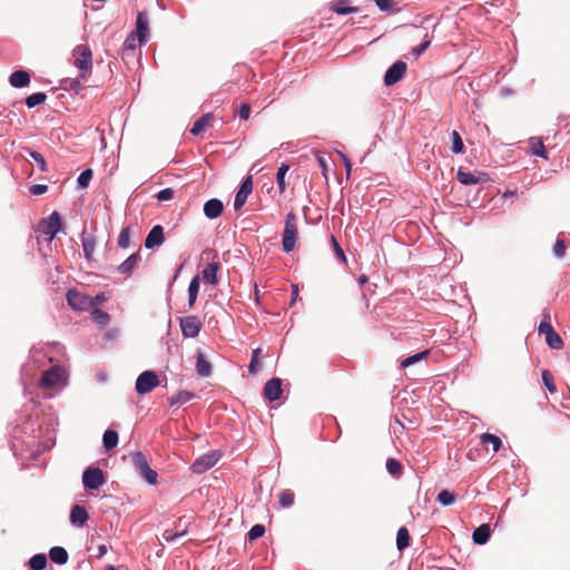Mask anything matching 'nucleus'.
<instances>
[{
    "mask_svg": "<svg viewBox=\"0 0 570 570\" xmlns=\"http://www.w3.org/2000/svg\"><path fill=\"white\" fill-rule=\"evenodd\" d=\"M73 65L79 70L78 80H86L92 72V52L89 46L78 45L72 50Z\"/></svg>",
    "mask_w": 570,
    "mask_h": 570,
    "instance_id": "nucleus-1",
    "label": "nucleus"
},
{
    "mask_svg": "<svg viewBox=\"0 0 570 570\" xmlns=\"http://www.w3.org/2000/svg\"><path fill=\"white\" fill-rule=\"evenodd\" d=\"M283 249L286 253L294 250L298 237L297 216L289 212L285 217V225L282 235Z\"/></svg>",
    "mask_w": 570,
    "mask_h": 570,
    "instance_id": "nucleus-2",
    "label": "nucleus"
},
{
    "mask_svg": "<svg viewBox=\"0 0 570 570\" xmlns=\"http://www.w3.org/2000/svg\"><path fill=\"white\" fill-rule=\"evenodd\" d=\"M67 372L61 365H55L42 373L39 386L43 389H53L60 383H66Z\"/></svg>",
    "mask_w": 570,
    "mask_h": 570,
    "instance_id": "nucleus-3",
    "label": "nucleus"
},
{
    "mask_svg": "<svg viewBox=\"0 0 570 570\" xmlns=\"http://www.w3.org/2000/svg\"><path fill=\"white\" fill-rule=\"evenodd\" d=\"M62 228L61 216L58 212H53L48 218L42 219L38 225V230L47 236V240L51 242Z\"/></svg>",
    "mask_w": 570,
    "mask_h": 570,
    "instance_id": "nucleus-4",
    "label": "nucleus"
},
{
    "mask_svg": "<svg viewBox=\"0 0 570 570\" xmlns=\"http://www.w3.org/2000/svg\"><path fill=\"white\" fill-rule=\"evenodd\" d=\"M222 458V453L218 450L210 451L199 456L190 466L193 473L203 474L212 469Z\"/></svg>",
    "mask_w": 570,
    "mask_h": 570,
    "instance_id": "nucleus-5",
    "label": "nucleus"
},
{
    "mask_svg": "<svg viewBox=\"0 0 570 570\" xmlns=\"http://www.w3.org/2000/svg\"><path fill=\"white\" fill-rule=\"evenodd\" d=\"M67 302L75 311H86L95 306L92 297L78 292L77 289H69L67 293Z\"/></svg>",
    "mask_w": 570,
    "mask_h": 570,
    "instance_id": "nucleus-6",
    "label": "nucleus"
},
{
    "mask_svg": "<svg viewBox=\"0 0 570 570\" xmlns=\"http://www.w3.org/2000/svg\"><path fill=\"white\" fill-rule=\"evenodd\" d=\"M546 318L547 320H542L539 325V333L546 335V342L551 348L561 350L563 347V341L550 324L549 315H547Z\"/></svg>",
    "mask_w": 570,
    "mask_h": 570,
    "instance_id": "nucleus-7",
    "label": "nucleus"
},
{
    "mask_svg": "<svg viewBox=\"0 0 570 570\" xmlns=\"http://www.w3.org/2000/svg\"><path fill=\"white\" fill-rule=\"evenodd\" d=\"M158 384L159 380L156 373L151 371H145L138 376L136 381V391L138 394H146L155 389Z\"/></svg>",
    "mask_w": 570,
    "mask_h": 570,
    "instance_id": "nucleus-8",
    "label": "nucleus"
},
{
    "mask_svg": "<svg viewBox=\"0 0 570 570\" xmlns=\"http://www.w3.org/2000/svg\"><path fill=\"white\" fill-rule=\"evenodd\" d=\"M82 483L86 489H99L105 483L102 471L99 468H88L82 474Z\"/></svg>",
    "mask_w": 570,
    "mask_h": 570,
    "instance_id": "nucleus-9",
    "label": "nucleus"
},
{
    "mask_svg": "<svg viewBox=\"0 0 570 570\" xmlns=\"http://www.w3.org/2000/svg\"><path fill=\"white\" fill-rule=\"evenodd\" d=\"M180 328L185 337L194 338L200 332L202 322L195 315L185 316L180 318Z\"/></svg>",
    "mask_w": 570,
    "mask_h": 570,
    "instance_id": "nucleus-10",
    "label": "nucleus"
},
{
    "mask_svg": "<svg viewBox=\"0 0 570 570\" xmlns=\"http://www.w3.org/2000/svg\"><path fill=\"white\" fill-rule=\"evenodd\" d=\"M407 66L404 61L397 60L394 62L384 75V83L392 86L399 82L405 75Z\"/></svg>",
    "mask_w": 570,
    "mask_h": 570,
    "instance_id": "nucleus-11",
    "label": "nucleus"
},
{
    "mask_svg": "<svg viewBox=\"0 0 570 570\" xmlns=\"http://www.w3.org/2000/svg\"><path fill=\"white\" fill-rule=\"evenodd\" d=\"M253 191V179H252V176H247L238 191L236 193V196H235V200H234V208L235 210H239L246 203L248 196L252 194Z\"/></svg>",
    "mask_w": 570,
    "mask_h": 570,
    "instance_id": "nucleus-12",
    "label": "nucleus"
},
{
    "mask_svg": "<svg viewBox=\"0 0 570 570\" xmlns=\"http://www.w3.org/2000/svg\"><path fill=\"white\" fill-rule=\"evenodd\" d=\"M149 21L146 11H139L136 20V36L140 45L148 39Z\"/></svg>",
    "mask_w": 570,
    "mask_h": 570,
    "instance_id": "nucleus-13",
    "label": "nucleus"
},
{
    "mask_svg": "<svg viewBox=\"0 0 570 570\" xmlns=\"http://www.w3.org/2000/svg\"><path fill=\"white\" fill-rule=\"evenodd\" d=\"M282 380L278 377H273L265 383L264 386V396L273 402L278 400L282 396Z\"/></svg>",
    "mask_w": 570,
    "mask_h": 570,
    "instance_id": "nucleus-14",
    "label": "nucleus"
},
{
    "mask_svg": "<svg viewBox=\"0 0 570 570\" xmlns=\"http://www.w3.org/2000/svg\"><path fill=\"white\" fill-rule=\"evenodd\" d=\"M456 178L462 185H475L480 181L489 180L488 174L479 173L478 175L474 173L465 171L460 168L456 173Z\"/></svg>",
    "mask_w": 570,
    "mask_h": 570,
    "instance_id": "nucleus-15",
    "label": "nucleus"
},
{
    "mask_svg": "<svg viewBox=\"0 0 570 570\" xmlns=\"http://www.w3.org/2000/svg\"><path fill=\"white\" fill-rule=\"evenodd\" d=\"M222 267L219 262H213L207 264L202 271V279L205 283L216 286L218 284V272Z\"/></svg>",
    "mask_w": 570,
    "mask_h": 570,
    "instance_id": "nucleus-16",
    "label": "nucleus"
},
{
    "mask_svg": "<svg viewBox=\"0 0 570 570\" xmlns=\"http://www.w3.org/2000/svg\"><path fill=\"white\" fill-rule=\"evenodd\" d=\"M165 242L164 228L160 225H156L151 228L145 239L146 248H154L160 246Z\"/></svg>",
    "mask_w": 570,
    "mask_h": 570,
    "instance_id": "nucleus-17",
    "label": "nucleus"
},
{
    "mask_svg": "<svg viewBox=\"0 0 570 570\" xmlns=\"http://www.w3.org/2000/svg\"><path fill=\"white\" fill-rule=\"evenodd\" d=\"M214 115L212 112H207L203 115L199 119H197L191 129L190 134L194 136L200 135L203 131H205L207 128H212L214 125Z\"/></svg>",
    "mask_w": 570,
    "mask_h": 570,
    "instance_id": "nucleus-18",
    "label": "nucleus"
},
{
    "mask_svg": "<svg viewBox=\"0 0 570 570\" xmlns=\"http://www.w3.org/2000/svg\"><path fill=\"white\" fill-rule=\"evenodd\" d=\"M223 209L224 205L217 198L209 199L204 205V213L210 219L219 217L223 213Z\"/></svg>",
    "mask_w": 570,
    "mask_h": 570,
    "instance_id": "nucleus-19",
    "label": "nucleus"
},
{
    "mask_svg": "<svg viewBox=\"0 0 570 570\" xmlns=\"http://www.w3.org/2000/svg\"><path fill=\"white\" fill-rule=\"evenodd\" d=\"M89 519L88 512L86 509L79 504L72 507L70 512V522L73 525L82 527L87 520Z\"/></svg>",
    "mask_w": 570,
    "mask_h": 570,
    "instance_id": "nucleus-20",
    "label": "nucleus"
},
{
    "mask_svg": "<svg viewBox=\"0 0 570 570\" xmlns=\"http://www.w3.org/2000/svg\"><path fill=\"white\" fill-rule=\"evenodd\" d=\"M9 82L14 88H23L30 83V75L24 70H17L9 77Z\"/></svg>",
    "mask_w": 570,
    "mask_h": 570,
    "instance_id": "nucleus-21",
    "label": "nucleus"
},
{
    "mask_svg": "<svg viewBox=\"0 0 570 570\" xmlns=\"http://www.w3.org/2000/svg\"><path fill=\"white\" fill-rule=\"evenodd\" d=\"M81 243L83 255L87 259H92L95 249H96V238L92 235L86 234L85 232L81 234Z\"/></svg>",
    "mask_w": 570,
    "mask_h": 570,
    "instance_id": "nucleus-22",
    "label": "nucleus"
},
{
    "mask_svg": "<svg viewBox=\"0 0 570 570\" xmlns=\"http://www.w3.org/2000/svg\"><path fill=\"white\" fill-rule=\"evenodd\" d=\"M491 535L490 525L487 523L481 524L473 531V541L476 544H484L488 542Z\"/></svg>",
    "mask_w": 570,
    "mask_h": 570,
    "instance_id": "nucleus-23",
    "label": "nucleus"
},
{
    "mask_svg": "<svg viewBox=\"0 0 570 570\" xmlns=\"http://www.w3.org/2000/svg\"><path fill=\"white\" fill-rule=\"evenodd\" d=\"M529 148L532 155L548 159V153L540 137H531L529 139Z\"/></svg>",
    "mask_w": 570,
    "mask_h": 570,
    "instance_id": "nucleus-24",
    "label": "nucleus"
},
{
    "mask_svg": "<svg viewBox=\"0 0 570 570\" xmlns=\"http://www.w3.org/2000/svg\"><path fill=\"white\" fill-rule=\"evenodd\" d=\"M49 558L52 562L58 564H66L68 562V552L62 547H53L49 551Z\"/></svg>",
    "mask_w": 570,
    "mask_h": 570,
    "instance_id": "nucleus-25",
    "label": "nucleus"
},
{
    "mask_svg": "<svg viewBox=\"0 0 570 570\" xmlns=\"http://www.w3.org/2000/svg\"><path fill=\"white\" fill-rule=\"evenodd\" d=\"M196 371L203 377H208L212 374V365L202 353L197 355Z\"/></svg>",
    "mask_w": 570,
    "mask_h": 570,
    "instance_id": "nucleus-26",
    "label": "nucleus"
},
{
    "mask_svg": "<svg viewBox=\"0 0 570 570\" xmlns=\"http://www.w3.org/2000/svg\"><path fill=\"white\" fill-rule=\"evenodd\" d=\"M139 261L138 254L130 255L124 263L118 267L119 272L125 275H130Z\"/></svg>",
    "mask_w": 570,
    "mask_h": 570,
    "instance_id": "nucleus-27",
    "label": "nucleus"
},
{
    "mask_svg": "<svg viewBox=\"0 0 570 570\" xmlns=\"http://www.w3.org/2000/svg\"><path fill=\"white\" fill-rule=\"evenodd\" d=\"M410 533L405 527H401L396 534V547L400 551L404 550L410 546Z\"/></svg>",
    "mask_w": 570,
    "mask_h": 570,
    "instance_id": "nucleus-28",
    "label": "nucleus"
},
{
    "mask_svg": "<svg viewBox=\"0 0 570 570\" xmlns=\"http://www.w3.org/2000/svg\"><path fill=\"white\" fill-rule=\"evenodd\" d=\"M481 443L484 446L491 445L493 452H498L502 445L501 439L490 433H484L481 435Z\"/></svg>",
    "mask_w": 570,
    "mask_h": 570,
    "instance_id": "nucleus-29",
    "label": "nucleus"
},
{
    "mask_svg": "<svg viewBox=\"0 0 570 570\" xmlns=\"http://www.w3.org/2000/svg\"><path fill=\"white\" fill-rule=\"evenodd\" d=\"M315 158H316V161H317L318 166L322 169V174H323L325 180H327L328 179L327 173H328V169H330L331 157L327 156L325 153L315 151Z\"/></svg>",
    "mask_w": 570,
    "mask_h": 570,
    "instance_id": "nucleus-30",
    "label": "nucleus"
},
{
    "mask_svg": "<svg viewBox=\"0 0 570 570\" xmlns=\"http://www.w3.org/2000/svg\"><path fill=\"white\" fill-rule=\"evenodd\" d=\"M199 292V276H195L188 286V305L193 307L195 305L197 295Z\"/></svg>",
    "mask_w": 570,
    "mask_h": 570,
    "instance_id": "nucleus-31",
    "label": "nucleus"
},
{
    "mask_svg": "<svg viewBox=\"0 0 570 570\" xmlns=\"http://www.w3.org/2000/svg\"><path fill=\"white\" fill-rule=\"evenodd\" d=\"M429 355H430V351L429 350H425L423 352L416 353V354H414L412 356H409V357L404 358L401 362L400 366H401V368L409 367V366H411V365H413V364H415V363H417V362H420L422 360H426Z\"/></svg>",
    "mask_w": 570,
    "mask_h": 570,
    "instance_id": "nucleus-32",
    "label": "nucleus"
},
{
    "mask_svg": "<svg viewBox=\"0 0 570 570\" xmlns=\"http://www.w3.org/2000/svg\"><path fill=\"white\" fill-rule=\"evenodd\" d=\"M102 442L107 451L114 449L118 443V434L116 430H106L102 438Z\"/></svg>",
    "mask_w": 570,
    "mask_h": 570,
    "instance_id": "nucleus-33",
    "label": "nucleus"
},
{
    "mask_svg": "<svg viewBox=\"0 0 570 570\" xmlns=\"http://www.w3.org/2000/svg\"><path fill=\"white\" fill-rule=\"evenodd\" d=\"M47 566V557L43 553H38L29 560V567L32 570H43Z\"/></svg>",
    "mask_w": 570,
    "mask_h": 570,
    "instance_id": "nucleus-34",
    "label": "nucleus"
},
{
    "mask_svg": "<svg viewBox=\"0 0 570 570\" xmlns=\"http://www.w3.org/2000/svg\"><path fill=\"white\" fill-rule=\"evenodd\" d=\"M91 315H92L94 321L101 327L107 326L110 322L109 314L104 312L102 309L94 308L91 312Z\"/></svg>",
    "mask_w": 570,
    "mask_h": 570,
    "instance_id": "nucleus-35",
    "label": "nucleus"
},
{
    "mask_svg": "<svg viewBox=\"0 0 570 570\" xmlns=\"http://www.w3.org/2000/svg\"><path fill=\"white\" fill-rule=\"evenodd\" d=\"M289 170V166L287 164H282L276 174V181L281 193H284L286 189L285 175Z\"/></svg>",
    "mask_w": 570,
    "mask_h": 570,
    "instance_id": "nucleus-36",
    "label": "nucleus"
},
{
    "mask_svg": "<svg viewBox=\"0 0 570 570\" xmlns=\"http://www.w3.org/2000/svg\"><path fill=\"white\" fill-rule=\"evenodd\" d=\"M22 149L26 150L30 155V157L38 164L39 169L41 171L45 173L48 170L46 159L40 153L31 150L28 147H22Z\"/></svg>",
    "mask_w": 570,
    "mask_h": 570,
    "instance_id": "nucleus-37",
    "label": "nucleus"
},
{
    "mask_svg": "<svg viewBox=\"0 0 570 570\" xmlns=\"http://www.w3.org/2000/svg\"><path fill=\"white\" fill-rule=\"evenodd\" d=\"M386 470L390 474L397 478L402 474L403 466L396 459L390 458L386 461Z\"/></svg>",
    "mask_w": 570,
    "mask_h": 570,
    "instance_id": "nucleus-38",
    "label": "nucleus"
},
{
    "mask_svg": "<svg viewBox=\"0 0 570 570\" xmlns=\"http://www.w3.org/2000/svg\"><path fill=\"white\" fill-rule=\"evenodd\" d=\"M47 99V95L45 92H36L27 97L26 105L28 108H33L40 104H43Z\"/></svg>",
    "mask_w": 570,
    "mask_h": 570,
    "instance_id": "nucleus-39",
    "label": "nucleus"
},
{
    "mask_svg": "<svg viewBox=\"0 0 570 570\" xmlns=\"http://www.w3.org/2000/svg\"><path fill=\"white\" fill-rule=\"evenodd\" d=\"M451 139H452V151L454 154H462L464 151V144L460 136V134L456 130H453L451 132Z\"/></svg>",
    "mask_w": 570,
    "mask_h": 570,
    "instance_id": "nucleus-40",
    "label": "nucleus"
},
{
    "mask_svg": "<svg viewBox=\"0 0 570 570\" xmlns=\"http://www.w3.org/2000/svg\"><path fill=\"white\" fill-rule=\"evenodd\" d=\"M294 500H295V495H294V492L292 490H283L279 493V504L283 508H289L291 505H293L294 504Z\"/></svg>",
    "mask_w": 570,
    "mask_h": 570,
    "instance_id": "nucleus-41",
    "label": "nucleus"
},
{
    "mask_svg": "<svg viewBox=\"0 0 570 570\" xmlns=\"http://www.w3.org/2000/svg\"><path fill=\"white\" fill-rule=\"evenodd\" d=\"M331 247L336 256V258L342 262V263H346L347 259H346V256H345V253L343 250V248L341 247V245L338 244L337 239L335 236H331Z\"/></svg>",
    "mask_w": 570,
    "mask_h": 570,
    "instance_id": "nucleus-42",
    "label": "nucleus"
},
{
    "mask_svg": "<svg viewBox=\"0 0 570 570\" xmlns=\"http://www.w3.org/2000/svg\"><path fill=\"white\" fill-rule=\"evenodd\" d=\"M261 356H262V350L261 348H256V350L253 351L252 360H250V363H249V366H248V370H249L250 374H255L259 370V367H261L259 357Z\"/></svg>",
    "mask_w": 570,
    "mask_h": 570,
    "instance_id": "nucleus-43",
    "label": "nucleus"
},
{
    "mask_svg": "<svg viewBox=\"0 0 570 570\" xmlns=\"http://www.w3.org/2000/svg\"><path fill=\"white\" fill-rule=\"evenodd\" d=\"M92 176H94V171H92V169L88 168V169L83 170V171L79 175V177H78V179H77L78 187H79V188H82V189H83V188H87V187L89 186V183H90V180H91Z\"/></svg>",
    "mask_w": 570,
    "mask_h": 570,
    "instance_id": "nucleus-44",
    "label": "nucleus"
},
{
    "mask_svg": "<svg viewBox=\"0 0 570 570\" xmlns=\"http://www.w3.org/2000/svg\"><path fill=\"white\" fill-rule=\"evenodd\" d=\"M332 10L338 14H347L354 12L355 8L346 6L344 0H338L332 3Z\"/></svg>",
    "mask_w": 570,
    "mask_h": 570,
    "instance_id": "nucleus-45",
    "label": "nucleus"
},
{
    "mask_svg": "<svg viewBox=\"0 0 570 570\" xmlns=\"http://www.w3.org/2000/svg\"><path fill=\"white\" fill-rule=\"evenodd\" d=\"M187 533V529L184 528L181 530H175V529H167L164 534H163V538L170 542V541H174L176 540L177 538H180V537H184L185 534Z\"/></svg>",
    "mask_w": 570,
    "mask_h": 570,
    "instance_id": "nucleus-46",
    "label": "nucleus"
},
{
    "mask_svg": "<svg viewBox=\"0 0 570 570\" xmlns=\"http://www.w3.org/2000/svg\"><path fill=\"white\" fill-rule=\"evenodd\" d=\"M438 502L443 505H451L455 501V497L449 490H442L436 498Z\"/></svg>",
    "mask_w": 570,
    "mask_h": 570,
    "instance_id": "nucleus-47",
    "label": "nucleus"
},
{
    "mask_svg": "<svg viewBox=\"0 0 570 570\" xmlns=\"http://www.w3.org/2000/svg\"><path fill=\"white\" fill-rule=\"evenodd\" d=\"M139 473L148 483L155 484L157 482V472L149 465L144 470H140Z\"/></svg>",
    "mask_w": 570,
    "mask_h": 570,
    "instance_id": "nucleus-48",
    "label": "nucleus"
},
{
    "mask_svg": "<svg viewBox=\"0 0 570 570\" xmlns=\"http://www.w3.org/2000/svg\"><path fill=\"white\" fill-rule=\"evenodd\" d=\"M265 533V527L263 524H255L252 527L249 532L247 533L248 540L254 541L261 537H263Z\"/></svg>",
    "mask_w": 570,
    "mask_h": 570,
    "instance_id": "nucleus-49",
    "label": "nucleus"
},
{
    "mask_svg": "<svg viewBox=\"0 0 570 570\" xmlns=\"http://www.w3.org/2000/svg\"><path fill=\"white\" fill-rule=\"evenodd\" d=\"M542 381L550 393H554L557 391V387L553 383V376L548 370L542 372Z\"/></svg>",
    "mask_w": 570,
    "mask_h": 570,
    "instance_id": "nucleus-50",
    "label": "nucleus"
},
{
    "mask_svg": "<svg viewBox=\"0 0 570 570\" xmlns=\"http://www.w3.org/2000/svg\"><path fill=\"white\" fill-rule=\"evenodd\" d=\"M130 244V230L128 227L121 229L118 237V245L122 248H127Z\"/></svg>",
    "mask_w": 570,
    "mask_h": 570,
    "instance_id": "nucleus-51",
    "label": "nucleus"
},
{
    "mask_svg": "<svg viewBox=\"0 0 570 570\" xmlns=\"http://www.w3.org/2000/svg\"><path fill=\"white\" fill-rule=\"evenodd\" d=\"M132 460L138 471L144 470L149 465L146 456L141 452H136Z\"/></svg>",
    "mask_w": 570,
    "mask_h": 570,
    "instance_id": "nucleus-52",
    "label": "nucleus"
},
{
    "mask_svg": "<svg viewBox=\"0 0 570 570\" xmlns=\"http://www.w3.org/2000/svg\"><path fill=\"white\" fill-rule=\"evenodd\" d=\"M430 45H431V40L428 38V36H425L424 41L421 45L412 48L411 53L415 58H419L430 47Z\"/></svg>",
    "mask_w": 570,
    "mask_h": 570,
    "instance_id": "nucleus-53",
    "label": "nucleus"
},
{
    "mask_svg": "<svg viewBox=\"0 0 570 570\" xmlns=\"http://www.w3.org/2000/svg\"><path fill=\"white\" fill-rule=\"evenodd\" d=\"M381 11L391 12L394 10L395 3L392 0H374Z\"/></svg>",
    "mask_w": 570,
    "mask_h": 570,
    "instance_id": "nucleus-54",
    "label": "nucleus"
},
{
    "mask_svg": "<svg viewBox=\"0 0 570 570\" xmlns=\"http://www.w3.org/2000/svg\"><path fill=\"white\" fill-rule=\"evenodd\" d=\"M553 254L558 258H562L566 254V244L564 240L561 238H558L554 246H553Z\"/></svg>",
    "mask_w": 570,
    "mask_h": 570,
    "instance_id": "nucleus-55",
    "label": "nucleus"
},
{
    "mask_svg": "<svg viewBox=\"0 0 570 570\" xmlns=\"http://www.w3.org/2000/svg\"><path fill=\"white\" fill-rule=\"evenodd\" d=\"M174 195H175V190L173 188H165V189H161L158 194H157V199L159 202H166V200H170L174 198Z\"/></svg>",
    "mask_w": 570,
    "mask_h": 570,
    "instance_id": "nucleus-56",
    "label": "nucleus"
},
{
    "mask_svg": "<svg viewBox=\"0 0 570 570\" xmlns=\"http://www.w3.org/2000/svg\"><path fill=\"white\" fill-rule=\"evenodd\" d=\"M238 116L243 120H247L250 116V106L249 104H242L238 109Z\"/></svg>",
    "mask_w": 570,
    "mask_h": 570,
    "instance_id": "nucleus-57",
    "label": "nucleus"
},
{
    "mask_svg": "<svg viewBox=\"0 0 570 570\" xmlns=\"http://www.w3.org/2000/svg\"><path fill=\"white\" fill-rule=\"evenodd\" d=\"M48 190L47 185L36 184L30 187V193L32 195H42Z\"/></svg>",
    "mask_w": 570,
    "mask_h": 570,
    "instance_id": "nucleus-58",
    "label": "nucleus"
},
{
    "mask_svg": "<svg viewBox=\"0 0 570 570\" xmlns=\"http://www.w3.org/2000/svg\"><path fill=\"white\" fill-rule=\"evenodd\" d=\"M337 155L345 166L347 176H350L352 171V161L341 151H337Z\"/></svg>",
    "mask_w": 570,
    "mask_h": 570,
    "instance_id": "nucleus-59",
    "label": "nucleus"
},
{
    "mask_svg": "<svg viewBox=\"0 0 570 570\" xmlns=\"http://www.w3.org/2000/svg\"><path fill=\"white\" fill-rule=\"evenodd\" d=\"M191 396L193 395L190 393H188V392L180 393V394L177 395L176 402L177 403H185V402L189 401L191 399Z\"/></svg>",
    "mask_w": 570,
    "mask_h": 570,
    "instance_id": "nucleus-60",
    "label": "nucleus"
},
{
    "mask_svg": "<svg viewBox=\"0 0 570 570\" xmlns=\"http://www.w3.org/2000/svg\"><path fill=\"white\" fill-rule=\"evenodd\" d=\"M298 296V286L296 284H293L292 285V301H291V304H294V302L296 301Z\"/></svg>",
    "mask_w": 570,
    "mask_h": 570,
    "instance_id": "nucleus-61",
    "label": "nucleus"
},
{
    "mask_svg": "<svg viewBox=\"0 0 570 570\" xmlns=\"http://www.w3.org/2000/svg\"><path fill=\"white\" fill-rule=\"evenodd\" d=\"M125 47L128 49H135V38L128 37L125 41Z\"/></svg>",
    "mask_w": 570,
    "mask_h": 570,
    "instance_id": "nucleus-62",
    "label": "nucleus"
},
{
    "mask_svg": "<svg viewBox=\"0 0 570 570\" xmlns=\"http://www.w3.org/2000/svg\"><path fill=\"white\" fill-rule=\"evenodd\" d=\"M106 553H107V546L106 544H100L98 547L97 558H102Z\"/></svg>",
    "mask_w": 570,
    "mask_h": 570,
    "instance_id": "nucleus-63",
    "label": "nucleus"
},
{
    "mask_svg": "<svg viewBox=\"0 0 570 570\" xmlns=\"http://www.w3.org/2000/svg\"><path fill=\"white\" fill-rule=\"evenodd\" d=\"M92 299H94V302H95V306H96L98 303H100V302H102V301H104V296H101V295H97V296H96V297H94Z\"/></svg>",
    "mask_w": 570,
    "mask_h": 570,
    "instance_id": "nucleus-64",
    "label": "nucleus"
}]
</instances>
